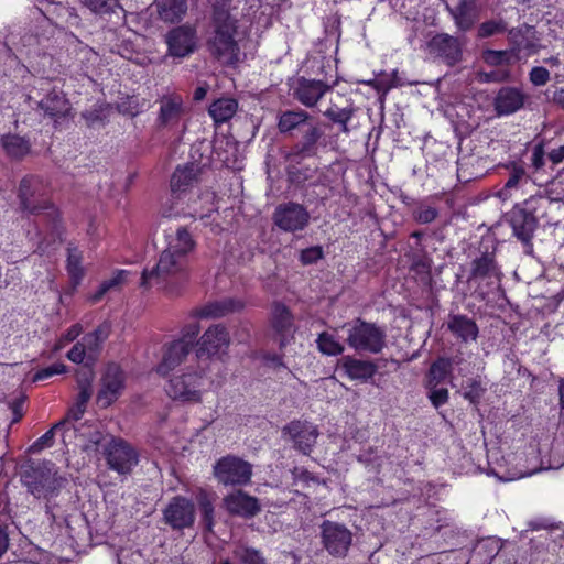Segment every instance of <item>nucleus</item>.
<instances>
[{"label":"nucleus","mask_w":564,"mask_h":564,"mask_svg":"<svg viewBox=\"0 0 564 564\" xmlns=\"http://www.w3.org/2000/svg\"><path fill=\"white\" fill-rule=\"evenodd\" d=\"M195 249V241L186 228L180 227L171 237L167 247L160 253L152 269H144L141 274L142 288L166 285L171 281L186 278L188 272V256Z\"/></svg>","instance_id":"f257e3e1"},{"label":"nucleus","mask_w":564,"mask_h":564,"mask_svg":"<svg viewBox=\"0 0 564 564\" xmlns=\"http://www.w3.org/2000/svg\"><path fill=\"white\" fill-rule=\"evenodd\" d=\"M232 0H216L213 4L210 35L207 48L213 57L225 65H235L239 62L240 47L236 36L238 34V19L231 13Z\"/></svg>","instance_id":"f03ea898"},{"label":"nucleus","mask_w":564,"mask_h":564,"mask_svg":"<svg viewBox=\"0 0 564 564\" xmlns=\"http://www.w3.org/2000/svg\"><path fill=\"white\" fill-rule=\"evenodd\" d=\"M17 197L19 208L22 213L29 215H40L47 212V216L52 219L54 228L58 213L48 197V188L46 183L36 175H25L19 183Z\"/></svg>","instance_id":"7ed1b4c3"},{"label":"nucleus","mask_w":564,"mask_h":564,"mask_svg":"<svg viewBox=\"0 0 564 564\" xmlns=\"http://www.w3.org/2000/svg\"><path fill=\"white\" fill-rule=\"evenodd\" d=\"M22 482L35 498L48 502L58 495L65 479L58 475L54 463L44 460L29 466L22 474Z\"/></svg>","instance_id":"20e7f679"},{"label":"nucleus","mask_w":564,"mask_h":564,"mask_svg":"<svg viewBox=\"0 0 564 564\" xmlns=\"http://www.w3.org/2000/svg\"><path fill=\"white\" fill-rule=\"evenodd\" d=\"M386 338L383 328L357 318L348 328L347 344L357 351L378 354L384 348Z\"/></svg>","instance_id":"39448f33"},{"label":"nucleus","mask_w":564,"mask_h":564,"mask_svg":"<svg viewBox=\"0 0 564 564\" xmlns=\"http://www.w3.org/2000/svg\"><path fill=\"white\" fill-rule=\"evenodd\" d=\"M326 145L324 130L314 119L301 131V138L285 153L284 159L291 163L299 164L305 159L316 158L319 148H326Z\"/></svg>","instance_id":"423d86ee"},{"label":"nucleus","mask_w":564,"mask_h":564,"mask_svg":"<svg viewBox=\"0 0 564 564\" xmlns=\"http://www.w3.org/2000/svg\"><path fill=\"white\" fill-rule=\"evenodd\" d=\"M104 455L108 467L123 476L131 474L139 463L137 449L121 437L110 436L104 446Z\"/></svg>","instance_id":"0eeeda50"},{"label":"nucleus","mask_w":564,"mask_h":564,"mask_svg":"<svg viewBox=\"0 0 564 564\" xmlns=\"http://www.w3.org/2000/svg\"><path fill=\"white\" fill-rule=\"evenodd\" d=\"M214 476L225 486H245L251 480L252 465L238 456L227 455L214 465Z\"/></svg>","instance_id":"6e6552de"},{"label":"nucleus","mask_w":564,"mask_h":564,"mask_svg":"<svg viewBox=\"0 0 564 564\" xmlns=\"http://www.w3.org/2000/svg\"><path fill=\"white\" fill-rule=\"evenodd\" d=\"M231 344L230 334L223 324L210 325L197 340L196 357L198 359H221L227 355Z\"/></svg>","instance_id":"1a4fd4ad"},{"label":"nucleus","mask_w":564,"mask_h":564,"mask_svg":"<svg viewBox=\"0 0 564 564\" xmlns=\"http://www.w3.org/2000/svg\"><path fill=\"white\" fill-rule=\"evenodd\" d=\"M321 541L332 556L345 557L352 543V533L341 523L325 520L321 524Z\"/></svg>","instance_id":"9d476101"},{"label":"nucleus","mask_w":564,"mask_h":564,"mask_svg":"<svg viewBox=\"0 0 564 564\" xmlns=\"http://www.w3.org/2000/svg\"><path fill=\"white\" fill-rule=\"evenodd\" d=\"M203 373L187 372L170 379L165 390L169 397L181 402L198 403L202 401Z\"/></svg>","instance_id":"9b49d317"},{"label":"nucleus","mask_w":564,"mask_h":564,"mask_svg":"<svg viewBox=\"0 0 564 564\" xmlns=\"http://www.w3.org/2000/svg\"><path fill=\"white\" fill-rule=\"evenodd\" d=\"M463 46L460 39L447 33H438L427 43L430 55L451 67L462 62Z\"/></svg>","instance_id":"f8f14e48"},{"label":"nucleus","mask_w":564,"mask_h":564,"mask_svg":"<svg viewBox=\"0 0 564 564\" xmlns=\"http://www.w3.org/2000/svg\"><path fill=\"white\" fill-rule=\"evenodd\" d=\"M36 110L42 111L43 116L51 119L57 128L66 119L72 117V105L66 95L56 88H52L36 101Z\"/></svg>","instance_id":"ddd939ff"},{"label":"nucleus","mask_w":564,"mask_h":564,"mask_svg":"<svg viewBox=\"0 0 564 564\" xmlns=\"http://www.w3.org/2000/svg\"><path fill=\"white\" fill-rule=\"evenodd\" d=\"M274 225L285 232L303 230L310 221V213L297 203L289 202L276 206L273 213Z\"/></svg>","instance_id":"4468645a"},{"label":"nucleus","mask_w":564,"mask_h":564,"mask_svg":"<svg viewBox=\"0 0 564 564\" xmlns=\"http://www.w3.org/2000/svg\"><path fill=\"white\" fill-rule=\"evenodd\" d=\"M318 435L317 426L308 421L293 420L282 427V436L288 437L294 448L305 455L312 452Z\"/></svg>","instance_id":"2eb2a0df"},{"label":"nucleus","mask_w":564,"mask_h":564,"mask_svg":"<svg viewBox=\"0 0 564 564\" xmlns=\"http://www.w3.org/2000/svg\"><path fill=\"white\" fill-rule=\"evenodd\" d=\"M163 520L173 530L191 528L195 521V505L188 498L175 496L164 508Z\"/></svg>","instance_id":"dca6fc26"},{"label":"nucleus","mask_w":564,"mask_h":564,"mask_svg":"<svg viewBox=\"0 0 564 564\" xmlns=\"http://www.w3.org/2000/svg\"><path fill=\"white\" fill-rule=\"evenodd\" d=\"M165 42L170 56L184 58L197 48L196 30L188 25L174 28L167 32Z\"/></svg>","instance_id":"f3484780"},{"label":"nucleus","mask_w":564,"mask_h":564,"mask_svg":"<svg viewBox=\"0 0 564 564\" xmlns=\"http://www.w3.org/2000/svg\"><path fill=\"white\" fill-rule=\"evenodd\" d=\"M508 223L512 229L513 236L525 247V253L532 254V239L539 225L519 204L514 205L509 212Z\"/></svg>","instance_id":"a211bd4d"},{"label":"nucleus","mask_w":564,"mask_h":564,"mask_svg":"<svg viewBox=\"0 0 564 564\" xmlns=\"http://www.w3.org/2000/svg\"><path fill=\"white\" fill-rule=\"evenodd\" d=\"M124 389V372L116 364H109L101 378V388L97 394V402L107 408L111 405Z\"/></svg>","instance_id":"6ab92c4d"},{"label":"nucleus","mask_w":564,"mask_h":564,"mask_svg":"<svg viewBox=\"0 0 564 564\" xmlns=\"http://www.w3.org/2000/svg\"><path fill=\"white\" fill-rule=\"evenodd\" d=\"M223 503L229 514L245 519L256 517L261 510L259 499L240 489L226 495Z\"/></svg>","instance_id":"aec40b11"},{"label":"nucleus","mask_w":564,"mask_h":564,"mask_svg":"<svg viewBox=\"0 0 564 564\" xmlns=\"http://www.w3.org/2000/svg\"><path fill=\"white\" fill-rule=\"evenodd\" d=\"M271 326L280 337V348L285 347L293 339L295 332L294 316L283 303L275 302L271 310Z\"/></svg>","instance_id":"412c9836"},{"label":"nucleus","mask_w":564,"mask_h":564,"mask_svg":"<svg viewBox=\"0 0 564 564\" xmlns=\"http://www.w3.org/2000/svg\"><path fill=\"white\" fill-rule=\"evenodd\" d=\"M519 205L538 225L541 221L544 226L555 224L554 213L557 206L550 197L545 195H533Z\"/></svg>","instance_id":"4be33fe9"},{"label":"nucleus","mask_w":564,"mask_h":564,"mask_svg":"<svg viewBox=\"0 0 564 564\" xmlns=\"http://www.w3.org/2000/svg\"><path fill=\"white\" fill-rule=\"evenodd\" d=\"M245 304L240 300L227 297L206 303L205 305L195 308L192 315L200 319H216L225 317L231 313L239 312L243 308Z\"/></svg>","instance_id":"5701e85b"},{"label":"nucleus","mask_w":564,"mask_h":564,"mask_svg":"<svg viewBox=\"0 0 564 564\" xmlns=\"http://www.w3.org/2000/svg\"><path fill=\"white\" fill-rule=\"evenodd\" d=\"M447 329L460 343H475L479 336L476 321L464 314L449 313L446 322Z\"/></svg>","instance_id":"b1692460"},{"label":"nucleus","mask_w":564,"mask_h":564,"mask_svg":"<svg viewBox=\"0 0 564 564\" xmlns=\"http://www.w3.org/2000/svg\"><path fill=\"white\" fill-rule=\"evenodd\" d=\"M525 98L524 93L517 87H501L494 99L495 111L498 116L512 115L524 106Z\"/></svg>","instance_id":"393cba45"},{"label":"nucleus","mask_w":564,"mask_h":564,"mask_svg":"<svg viewBox=\"0 0 564 564\" xmlns=\"http://www.w3.org/2000/svg\"><path fill=\"white\" fill-rule=\"evenodd\" d=\"M158 122L161 127H175L184 113V100L180 95H164L159 100Z\"/></svg>","instance_id":"a878e982"},{"label":"nucleus","mask_w":564,"mask_h":564,"mask_svg":"<svg viewBox=\"0 0 564 564\" xmlns=\"http://www.w3.org/2000/svg\"><path fill=\"white\" fill-rule=\"evenodd\" d=\"M313 120L314 118L303 109L283 110L278 113L276 128L281 134L293 135Z\"/></svg>","instance_id":"bb28decb"},{"label":"nucleus","mask_w":564,"mask_h":564,"mask_svg":"<svg viewBox=\"0 0 564 564\" xmlns=\"http://www.w3.org/2000/svg\"><path fill=\"white\" fill-rule=\"evenodd\" d=\"M329 89L330 86L322 80L301 78L295 88L294 97L302 105L313 107Z\"/></svg>","instance_id":"cd10ccee"},{"label":"nucleus","mask_w":564,"mask_h":564,"mask_svg":"<svg viewBox=\"0 0 564 564\" xmlns=\"http://www.w3.org/2000/svg\"><path fill=\"white\" fill-rule=\"evenodd\" d=\"M191 351L189 343L184 339H178L166 346L163 359L158 365L156 371L161 376H166L175 367L181 365Z\"/></svg>","instance_id":"c85d7f7f"},{"label":"nucleus","mask_w":564,"mask_h":564,"mask_svg":"<svg viewBox=\"0 0 564 564\" xmlns=\"http://www.w3.org/2000/svg\"><path fill=\"white\" fill-rule=\"evenodd\" d=\"M202 169L196 163H187L177 166L171 177V191L173 194L186 192L199 182Z\"/></svg>","instance_id":"c756f323"},{"label":"nucleus","mask_w":564,"mask_h":564,"mask_svg":"<svg viewBox=\"0 0 564 564\" xmlns=\"http://www.w3.org/2000/svg\"><path fill=\"white\" fill-rule=\"evenodd\" d=\"M564 161V144L558 148L545 150L543 142H539L532 149L531 165L534 171H541L545 166L553 171L556 165Z\"/></svg>","instance_id":"7c9ffc66"},{"label":"nucleus","mask_w":564,"mask_h":564,"mask_svg":"<svg viewBox=\"0 0 564 564\" xmlns=\"http://www.w3.org/2000/svg\"><path fill=\"white\" fill-rule=\"evenodd\" d=\"M455 25L460 31H468L479 18V9L476 0H459L457 6L448 8Z\"/></svg>","instance_id":"2f4dec72"},{"label":"nucleus","mask_w":564,"mask_h":564,"mask_svg":"<svg viewBox=\"0 0 564 564\" xmlns=\"http://www.w3.org/2000/svg\"><path fill=\"white\" fill-rule=\"evenodd\" d=\"M341 367L345 370V373L351 380H359L362 382L371 379L378 370V367L375 362L370 360L357 359L351 356L343 357Z\"/></svg>","instance_id":"473e14b6"},{"label":"nucleus","mask_w":564,"mask_h":564,"mask_svg":"<svg viewBox=\"0 0 564 564\" xmlns=\"http://www.w3.org/2000/svg\"><path fill=\"white\" fill-rule=\"evenodd\" d=\"M500 278V270L496 262L494 252H484L471 261L469 280Z\"/></svg>","instance_id":"72a5a7b5"},{"label":"nucleus","mask_w":564,"mask_h":564,"mask_svg":"<svg viewBox=\"0 0 564 564\" xmlns=\"http://www.w3.org/2000/svg\"><path fill=\"white\" fill-rule=\"evenodd\" d=\"M110 328L109 323H102L94 332L84 335L79 340L83 348H85L87 359L91 362L96 360L102 343L109 337Z\"/></svg>","instance_id":"f704fd0d"},{"label":"nucleus","mask_w":564,"mask_h":564,"mask_svg":"<svg viewBox=\"0 0 564 564\" xmlns=\"http://www.w3.org/2000/svg\"><path fill=\"white\" fill-rule=\"evenodd\" d=\"M0 143L8 156L13 160H21L30 153V140L18 134H4Z\"/></svg>","instance_id":"c9c22d12"},{"label":"nucleus","mask_w":564,"mask_h":564,"mask_svg":"<svg viewBox=\"0 0 564 564\" xmlns=\"http://www.w3.org/2000/svg\"><path fill=\"white\" fill-rule=\"evenodd\" d=\"M155 6L160 18L170 23L180 21L187 10L185 0H156Z\"/></svg>","instance_id":"e433bc0d"},{"label":"nucleus","mask_w":564,"mask_h":564,"mask_svg":"<svg viewBox=\"0 0 564 564\" xmlns=\"http://www.w3.org/2000/svg\"><path fill=\"white\" fill-rule=\"evenodd\" d=\"M238 102L234 98H219L215 100L208 109L210 117L215 123H224L231 119L237 112Z\"/></svg>","instance_id":"4c0bfd02"},{"label":"nucleus","mask_w":564,"mask_h":564,"mask_svg":"<svg viewBox=\"0 0 564 564\" xmlns=\"http://www.w3.org/2000/svg\"><path fill=\"white\" fill-rule=\"evenodd\" d=\"M453 360L451 358H438L430 367L427 375V388H436L451 373Z\"/></svg>","instance_id":"58836bf2"},{"label":"nucleus","mask_w":564,"mask_h":564,"mask_svg":"<svg viewBox=\"0 0 564 564\" xmlns=\"http://www.w3.org/2000/svg\"><path fill=\"white\" fill-rule=\"evenodd\" d=\"M530 183V177L521 165H512L510 169L509 177L500 191V196L508 198L512 189H517Z\"/></svg>","instance_id":"ea45409f"},{"label":"nucleus","mask_w":564,"mask_h":564,"mask_svg":"<svg viewBox=\"0 0 564 564\" xmlns=\"http://www.w3.org/2000/svg\"><path fill=\"white\" fill-rule=\"evenodd\" d=\"M318 350L326 356H338L344 351V345L339 343L335 335L323 332L316 339Z\"/></svg>","instance_id":"a19ab883"},{"label":"nucleus","mask_w":564,"mask_h":564,"mask_svg":"<svg viewBox=\"0 0 564 564\" xmlns=\"http://www.w3.org/2000/svg\"><path fill=\"white\" fill-rule=\"evenodd\" d=\"M67 272L75 283H78L84 275L82 252L77 247L72 245L67 248Z\"/></svg>","instance_id":"79ce46f5"},{"label":"nucleus","mask_w":564,"mask_h":564,"mask_svg":"<svg viewBox=\"0 0 564 564\" xmlns=\"http://www.w3.org/2000/svg\"><path fill=\"white\" fill-rule=\"evenodd\" d=\"M85 408L82 405H75L68 410L66 417L62 421H66V426L63 429L62 441L66 444L67 438H70L76 433V427L72 421H78L85 413Z\"/></svg>","instance_id":"37998d69"},{"label":"nucleus","mask_w":564,"mask_h":564,"mask_svg":"<svg viewBox=\"0 0 564 564\" xmlns=\"http://www.w3.org/2000/svg\"><path fill=\"white\" fill-rule=\"evenodd\" d=\"M66 426V421H59L54 424L47 432H45L40 438H37L31 446L33 453L40 452L44 448L51 447L54 442V436L57 431L63 433V429Z\"/></svg>","instance_id":"c03bdc74"},{"label":"nucleus","mask_w":564,"mask_h":564,"mask_svg":"<svg viewBox=\"0 0 564 564\" xmlns=\"http://www.w3.org/2000/svg\"><path fill=\"white\" fill-rule=\"evenodd\" d=\"M484 61L490 66L510 65L514 61V52L487 50L484 52Z\"/></svg>","instance_id":"a18cd8bd"},{"label":"nucleus","mask_w":564,"mask_h":564,"mask_svg":"<svg viewBox=\"0 0 564 564\" xmlns=\"http://www.w3.org/2000/svg\"><path fill=\"white\" fill-rule=\"evenodd\" d=\"M355 112L356 108L352 104L343 108H339L336 105H332L323 112V116L330 122L337 123L343 119H351L355 116Z\"/></svg>","instance_id":"49530a36"},{"label":"nucleus","mask_w":564,"mask_h":564,"mask_svg":"<svg viewBox=\"0 0 564 564\" xmlns=\"http://www.w3.org/2000/svg\"><path fill=\"white\" fill-rule=\"evenodd\" d=\"M535 32L534 30V26H531L527 23L518 26V28H513L509 31V40L512 42V44L514 45V48L512 50L513 52L517 50V51H520L521 47H522V43L524 42V40L527 37H529L530 35H533Z\"/></svg>","instance_id":"de8ad7c7"},{"label":"nucleus","mask_w":564,"mask_h":564,"mask_svg":"<svg viewBox=\"0 0 564 564\" xmlns=\"http://www.w3.org/2000/svg\"><path fill=\"white\" fill-rule=\"evenodd\" d=\"M85 4L95 13L106 14L121 9L119 0H84Z\"/></svg>","instance_id":"09e8293b"},{"label":"nucleus","mask_w":564,"mask_h":564,"mask_svg":"<svg viewBox=\"0 0 564 564\" xmlns=\"http://www.w3.org/2000/svg\"><path fill=\"white\" fill-rule=\"evenodd\" d=\"M507 30V24L503 20H489L482 22L478 28L479 37H489L491 35L502 33Z\"/></svg>","instance_id":"8fccbe9b"},{"label":"nucleus","mask_w":564,"mask_h":564,"mask_svg":"<svg viewBox=\"0 0 564 564\" xmlns=\"http://www.w3.org/2000/svg\"><path fill=\"white\" fill-rule=\"evenodd\" d=\"M126 275V271H120L118 272L113 278L107 280V281H104L98 291L91 295L90 300L93 303H97L98 301H100L102 299V296L112 288L119 285L122 281H123V278Z\"/></svg>","instance_id":"3c124183"},{"label":"nucleus","mask_w":564,"mask_h":564,"mask_svg":"<svg viewBox=\"0 0 564 564\" xmlns=\"http://www.w3.org/2000/svg\"><path fill=\"white\" fill-rule=\"evenodd\" d=\"M126 275V271H120L118 272L113 278L107 280V281H104L98 291L91 295L90 300L93 303H97L98 301H100L102 299V296L112 288L119 285L122 281H123V278Z\"/></svg>","instance_id":"603ef678"},{"label":"nucleus","mask_w":564,"mask_h":564,"mask_svg":"<svg viewBox=\"0 0 564 564\" xmlns=\"http://www.w3.org/2000/svg\"><path fill=\"white\" fill-rule=\"evenodd\" d=\"M438 216V210L435 207L420 204L413 212L414 219L420 224H431Z\"/></svg>","instance_id":"864d4df0"},{"label":"nucleus","mask_w":564,"mask_h":564,"mask_svg":"<svg viewBox=\"0 0 564 564\" xmlns=\"http://www.w3.org/2000/svg\"><path fill=\"white\" fill-rule=\"evenodd\" d=\"M202 511V521L206 530L212 531L214 525V506L212 501L204 497L199 500Z\"/></svg>","instance_id":"5fc2aeb1"},{"label":"nucleus","mask_w":564,"mask_h":564,"mask_svg":"<svg viewBox=\"0 0 564 564\" xmlns=\"http://www.w3.org/2000/svg\"><path fill=\"white\" fill-rule=\"evenodd\" d=\"M240 561L245 564H265V558L262 554L252 547H245L237 552Z\"/></svg>","instance_id":"6e6d98bb"},{"label":"nucleus","mask_w":564,"mask_h":564,"mask_svg":"<svg viewBox=\"0 0 564 564\" xmlns=\"http://www.w3.org/2000/svg\"><path fill=\"white\" fill-rule=\"evenodd\" d=\"M66 371V366L62 362H55L46 368L39 370L34 377L33 381H40L48 379L55 375L64 373Z\"/></svg>","instance_id":"4d7b16f0"},{"label":"nucleus","mask_w":564,"mask_h":564,"mask_svg":"<svg viewBox=\"0 0 564 564\" xmlns=\"http://www.w3.org/2000/svg\"><path fill=\"white\" fill-rule=\"evenodd\" d=\"M529 79L534 86H544L550 80V72L543 66H535L530 70Z\"/></svg>","instance_id":"13d9d810"},{"label":"nucleus","mask_w":564,"mask_h":564,"mask_svg":"<svg viewBox=\"0 0 564 564\" xmlns=\"http://www.w3.org/2000/svg\"><path fill=\"white\" fill-rule=\"evenodd\" d=\"M323 258V250L319 246L302 250L300 260L303 264H312Z\"/></svg>","instance_id":"bf43d9fd"},{"label":"nucleus","mask_w":564,"mask_h":564,"mask_svg":"<svg viewBox=\"0 0 564 564\" xmlns=\"http://www.w3.org/2000/svg\"><path fill=\"white\" fill-rule=\"evenodd\" d=\"M429 389L431 390L430 394H429V399H430L431 403L436 409L444 405L445 403H447L448 390L446 388H440V389L429 388Z\"/></svg>","instance_id":"052dcab7"},{"label":"nucleus","mask_w":564,"mask_h":564,"mask_svg":"<svg viewBox=\"0 0 564 564\" xmlns=\"http://www.w3.org/2000/svg\"><path fill=\"white\" fill-rule=\"evenodd\" d=\"M76 379L78 387L91 388L94 379V370L91 366L85 365L80 368L76 373Z\"/></svg>","instance_id":"680f3d73"},{"label":"nucleus","mask_w":564,"mask_h":564,"mask_svg":"<svg viewBox=\"0 0 564 564\" xmlns=\"http://www.w3.org/2000/svg\"><path fill=\"white\" fill-rule=\"evenodd\" d=\"M485 392V389L481 387L480 382L477 380H473L468 386L467 390L464 393L465 399H468L470 402L476 403L480 400Z\"/></svg>","instance_id":"e2e57ef3"},{"label":"nucleus","mask_w":564,"mask_h":564,"mask_svg":"<svg viewBox=\"0 0 564 564\" xmlns=\"http://www.w3.org/2000/svg\"><path fill=\"white\" fill-rule=\"evenodd\" d=\"M286 175L290 183L301 185L307 180V175L299 167L290 166L286 169Z\"/></svg>","instance_id":"0e129e2a"},{"label":"nucleus","mask_w":564,"mask_h":564,"mask_svg":"<svg viewBox=\"0 0 564 564\" xmlns=\"http://www.w3.org/2000/svg\"><path fill=\"white\" fill-rule=\"evenodd\" d=\"M67 358L75 364H82L85 358H87L85 348H83V345H80L79 341H77L67 352Z\"/></svg>","instance_id":"69168bd1"},{"label":"nucleus","mask_w":564,"mask_h":564,"mask_svg":"<svg viewBox=\"0 0 564 564\" xmlns=\"http://www.w3.org/2000/svg\"><path fill=\"white\" fill-rule=\"evenodd\" d=\"M24 401H25V397L21 395L20 398L10 402L9 406L13 413L12 423L19 422L21 420V417L23 416L22 406H23Z\"/></svg>","instance_id":"338daca9"},{"label":"nucleus","mask_w":564,"mask_h":564,"mask_svg":"<svg viewBox=\"0 0 564 564\" xmlns=\"http://www.w3.org/2000/svg\"><path fill=\"white\" fill-rule=\"evenodd\" d=\"M104 441H105L104 434L100 431L95 430L94 432H91L89 434L88 443L84 446V449L85 451L93 449V448L97 447L98 445H100Z\"/></svg>","instance_id":"774afa93"}]
</instances>
